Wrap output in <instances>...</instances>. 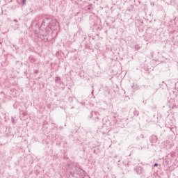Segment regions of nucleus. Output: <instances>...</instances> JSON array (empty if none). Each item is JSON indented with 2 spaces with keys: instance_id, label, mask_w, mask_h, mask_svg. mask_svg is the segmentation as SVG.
Returning a JSON list of instances; mask_svg holds the SVG:
<instances>
[{
  "instance_id": "obj_4",
  "label": "nucleus",
  "mask_w": 178,
  "mask_h": 178,
  "mask_svg": "<svg viewBox=\"0 0 178 178\" xmlns=\"http://www.w3.org/2000/svg\"><path fill=\"white\" fill-rule=\"evenodd\" d=\"M135 170L136 173H138V175H141V173H143V168H141L140 166L136 167Z\"/></svg>"
},
{
  "instance_id": "obj_7",
  "label": "nucleus",
  "mask_w": 178,
  "mask_h": 178,
  "mask_svg": "<svg viewBox=\"0 0 178 178\" xmlns=\"http://www.w3.org/2000/svg\"><path fill=\"white\" fill-rule=\"evenodd\" d=\"M140 49V45H138V44H136V45H135V49H136V51H138V49Z\"/></svg>"
},
{
  "instance_id": "obj_9",
  "label": "nucleus",
  "mask_w": 178,
  "mask_h": 178,
  "mask_svg": "<svg viewBox=\"0 0 178 178\" xmlns=\"http://www.w3.org/2000/svg\"><path fill=\"white\" fill-rule=\"evenodd\" d=\"M138 111H134V115H135V116H138Z\"/></svg>"
},
{
  "instance_id": "obj_10",
  "label": "nucleus",
  "mask_w": 178,
  "mask_h": 178,
  "mask_svg": "<svg viewBox=\"0 0 178 178\" xmlns=\"http://www.w3.org/2000/svg\"><path fill=\"white\" fill-rule=\"evenodd\" d=\"M22 5H26V0H22Z\"/></svg>"
},
{
  "instance_id": "obj_6",
  "label": "nucleus",
  "mask_w": 178,
  "mask_h": 178,
  "mask_svg": "<svg viewBox=\"0 0 178 178\" xmlns=\"http://www.w3.org/2000/svg\"><path fill=\"white\" fill-rule=\"evenodd\" d=\"M42 26H44V27H47V24L45 22V19H43L42 22Z\"/></svg>"
},
{
  "instance_id": "obj_3",
  "label": "nucleus",
  "mask_w": 178,
  "mask_h": 178,
  "mask_svg": "<svg viewBox=\"0 0 178 178\" xmlns=\"http://www.w3.org/2000/svg\"><path fill=\"white\" fill-rule=\"evenodd\" d=\"M44 22L46 23V27H48V29H52V19L49 17H46L44 19Z\"/></svg>"
},
{
  "instance_id": "obj_14",
  "label": "nucleus",
  "mask_w": 178,
  "mask_h": 178,
  "mask_svg": "<svg viewBox=\"0 0 178 178\" xmlns=\"http://www.w3.org/2000/svg\"><path fill=\"white\" fill-rule=\"evenodd\" d=\"M154 167H156L158 166V163H155L154 165Z\"/></svg>"
},
{
  "instance_id": "obj_13",
  "label": "nucleus",
  "mask_w": 178,
  "mask_h": 178,
  "mask_svg": "<svg viewBox=\"0 0 178 178\" xmlns=\"http://www.w3.org/2000/svg\"><path fill=\"white\" fill-rule=\"evenodd\" d=\"M90 9H91V6H89L88 7V10H90Z\"/></svg>"
},
{
  "instance_id": "obj_18",
  "label": "nucleus",
  "mask_w": 178,
  "mask_h": 178,
  "mask_svg": "<svg viewBox=\"0 0 178 178\" xmlns=\"http://www.w3.org/2000/svg\"><path fill=\"white\" fill-rule=\"evenodd\" d=\"M8 20H10L9 18L7 19Z\"/></svg>"
},
{
  "instance_id": "obj_8",
  "label": "nucleus",
  "mask_w": 178,
  "mask_h": 178,
  "mask_svg": "<svg viewBox=\"0 0 178 178\" xmlns=\"http://www.w3.org/2000/svg\"><path fill=\"white\" fill-rule=\"evenodd\" d=\"M59 81H60V78L58 76L56 77V83H59Z\"/></svg>"
},
{
  "instance_id": "obj_16",
  "label": "nucleus",
  "mask_w": 178,
  "mask_h": 178,
  "mask_svg": "<svg viewBox=\"0 0 178 178\" xmlns=\"http://www.w3.org/2000/svg\"><path fill=\"white\" fill-rule=\"evenodd\" d=\"M93 93H94V90H92V94H93Z\"/></svg>"
},
{
  "instance_id": "obj_17",
  "label": "nucleus",
  "mask_w": 178,
  "mask_h": 178,
  "mask_svg": "<svg viewBox=\"0 0 178 178\" xmlns=\"http://www.w3.org/2000/svg\"><path fill=\"white\" fill-rule=\"evenodd\" d=\"M142 138H144V136L143 135H141Z\"/></svg>"
},
{
  "instance_id": "obj_1",
  "label": "nucleus",
  "mask_w": 178,
  "mask_h": 178,
  "mask_svg": "<svg viewBox=\"0 0 178 178\" xmlns=\"http://www.w3.org/2000/svg\"><path fill=\"white\" fill-rule=\"evenodd\" d=\"M168 106L170 108H171L172 109H175V108H178V102L170 98L169 100H168Z\"/></svg>"
},
{
  "instance_id": "obj_11",
  "label": "nucleus",
  "mask_w": 178,
  "mask_h": 178,
  "mask_svg": "<svg viewBox=\"0 0 178 178\" xmlns=\"http://www.w3.org/2000/svg\"><path fill=\"white\" fill-rule=\"evenodd\" d=\"M34 74H38V70H35L33 72Z\"/></svg>"
},
{
  "instance_id": "obj_2",
  "label": "nucleus",
  "mask_w": 178,
  "mask_h": 178,
  "mask_svg": "<svg viewBox=\"0 0 178 178\" xmlns=\"http://www.w3.org/2000/svg\"><path fill=\"white\" fill-rule=\"evenodd\" d=\"M59 27V24L58 23V21L56 19H53L51 21V30H58V28Z\"/></svg>"
},
{
  "instance_id": "obj_15",
  "label": "nucleus",
  "mask_w": 178,
  "mask_h": 178,
  "mask_svg": "<svg viewBox=\"0 0 178 178\" xmlns=\"http://www.w3.org/2000/svg\"><path fill=\"white\" fill-rule=\"evenodd\" d=\"M13 22H15V23H17V19H14Z\"/></svg>"
},
{
  "instance_id": "obj_5",
  "label": "nucleus",
  "mask_w": 178,
  "mask_h": 178,
  "mask_svg": "<svg viewBox=\"0 0 178 178\" xmlns=\"http://www.w3.org/2000/svg\"><path fill=\"white\" fill-rule=\"evenodd\" d=\"M131 88L134 89L135 91H137L139 88L138 85L134 83L131 86Z\"/></svg>"
},
{
  "instance_id": "obj_12",
  "label": "nucleus",
  "mask_w": 178,
  "mask_h": 178,
  "mask_svg": "<svg viewBox=\"0 0 178 178\" xmlns=\"http://www.w3.org/2000/svg\"><path fill=\"white\" fill-rule=\"evenodd\" d=\"M70 174L71 175V176H74V172H70Z\"/></svg>"
}]
</instances>
